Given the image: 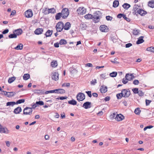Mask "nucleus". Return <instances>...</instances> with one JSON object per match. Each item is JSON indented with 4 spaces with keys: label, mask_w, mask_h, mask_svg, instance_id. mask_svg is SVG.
<instances>
[{
    "label": "nucleus",
    "mask_w": 154,
    "mask_h": 154,
    "mask_svg": "<svg viewBox=\"0 0 154 154\" xmlns=\"http://www.w3.org/2000/svg\"><path fill=\"white\" fill-rule=\"evenodd\" d=\"M14 34H11L8 35V37L10 38H16L17 37V35L15 34V32H14Z\"/></svg>",
    "instance_id": "nucleus-35"
},
{
    "label": "nucleus",
    "mask_w": 154,
    "mask_h": 154,
    "mask_svg": "<svg viewBox=\"0 0 154 154\" xmlns=\"http://www.w3.org/2000/svg\"><path fill=\"white\" fill-rule=\"evenodd\" d=\"M85 93H86L90 97H92L91 92V91H86Z\"/></svg>",
    "instance_id": "nucleus-52"
},
{
    "label": "nucleus",
    "mask_w": 154,
    "mask_h": 154,
    "mask_svg": "<svg viewBox=\"0 0 154 154\" xmlns=\"http://www.w3.org/2000/svg\"><path fill=\"white\" fill-rule=\"evenodd\" d=\"M71 27V24L69 22L66 23L64 25H63V28L66 30H69Z\"/></svg>",
    "instance_id": "nucleus-18"
},
{
    "label": "nucleus",
    "mask_w": 154,
    "mask_h": 154,
    "mask_svg": "<svg viewBox=\"0 0 154 154\" xmlns=\"http://www.w3.org/2000/svg\"><path fill=\"white\" fill-rule=\"evenodd\" d=\"M16 78H9L8 81L9 83H11L16 79Z\"/></svg>",
    "instance_id": "nucleus-42"
},
{
    "label": "nucleus",
    "mask_w": 154,
    "mask_h": 154,
    "mask_svg": "<svg viewBox=\"0 0 154 154\" xmlns=\"http://www.w3.org/2000/svg\"><path fill=\"white\" fill-rule=\"evenodd\" d=\"M143 36H141L139 38L138 40L136 42V44H139L143 43L144 42V40L143 39Z\"/></svg>",
    "instance_id": "nucleus-20"
},
{
    "label": "nucleus",
    "mask_w": 154,
    "mask_h": 154,
    "mask_svg": "<svg viewBox=\"0 0 154 154\" xmlns=\"http://www.w3.org/2000/svg\"><path fill=\"white\" fill-rule=\"evenodd\" d=\"M61 13L62 14V17L65 19L67 17L69 14V10L67 8H64L62 9Z\"/></svg>",
    "instance_id": "nucleus-2"
},
{
    "label": "nucleus",
    "mask_w": 154,
    "mask_h": 154,
    "mask_svg": "<svg viewBox=\"0 0 154 154\" xmlns=\"http://www.w3.org/2000/svg\"><path fill=\"white\" fill-rule=\"evenodd\" d=\"M15 104H16V102L14 101L8 102L6 103L7 106H12Z\"/></svg>",
    "instance_id": "nucleus-26"
},
{
    "label": "nucleus",
    "mask_w": 154,
    "mask_h": 154,
    "mask_svg": "<svg viewBox=\"0 0 154 154\" xmlns=\"http://www.w3.org/2000/svg\"><path fill=\"white\" fill-rule=\"evenodd\" d=\"M79 14H83L86 12V9L84 8H79L77 11Z\"/></svg>",
    "instance_id": "nucleus-7"
},
{
    "label": "nucleus",
    "mask_w": 154,
    "mask_h": 154,
    "mask_svg": "<svg viewBox=\"0 0 154 154\" xmlns=\"http://www.w3.org/2000/svg\"><path fill=\"white\" fill-rule=\"evenodd\" d=\"M5 130H7V128H4L0 124V132L2 133H5Z\"/></svg>",
    "instance_id": "nucleus-23"
},
{
    "label": "nucleus",
    "mask_w": 154,
    "mask_h": 154,
    "mask_svg": "<svg viewBox=\"0 0 154 154\" xmlns=\"http://www.w3.org/2000/svg\"><path fill=\"white\" fill-rule=\"evenodd\" d=\"M101 13L99 11H95L93 15V18L94 19V23H97L100 21L101 17Z\"/></svg>",
    "instance_id": "nucleus-1"
},
{
    "label": "nucleus",
    "mask_w": 154,
    "mask_h": 154,
    "mask_svg": "<svg viewBox=\"0 0 154 154\" xmlns=\"http://www.w3.org/2000/svg\"><path fill=\"white\" fill-rule=\"evenodd\" d=\"M48 12H49V13H54L56 12L55 9L54 8L48 9Z\"/></svg>",
    "instance_id": "nucleus-43"
},
{
    "label": "nucleus",
    "mask_w": 154,
    "mask_h": 154,
    "mask_svg": "<svg viewBox=\"0 0 154 154\" xmlns=\"http://www.w3.org/2000/svg\"><path fill=\"white\" fill-rule=\"evenodd\" d=\"M25 15L26 17L29 18L32 17L33 15L32 12L31 10H29L26 11L25 12Z\"/></svg>",
    "instance_id": "nucleus-10"
},
{
    "label": "nucleus",
    "mask_w": 154,
    "mask_h": 154,
    "mask_svg": "<svg viewBox=\"0 0 154 154\" xmlns=\"http://www.w3.org/2000/svg\"><path fill=\"white\" fill-rule=\"evenodd\" d=\"M132 45V44L131 43H128L125 45V47L126 48H128L131 46Z\"/></svg>",
    "instance_id": "nucleus-62"
},
{
    "label": "nucleus",
    "mask_w": 154,
    "mask_h": 154,
    "mask_svg": "<svg viewBox=\"0 0 154 154\" xmlns=\"http://www.w3.org/2000/svg\"><path fill=\"white\" fill-rule=\"evenodd\" d=\"M153 127V126L152 125H148V126H147L146 127H145L143 129V130H144V131H145L147 129H150V128H152Z\"/></svg>",
    "instance_id": "nucleus-55"
},
{
    "label": "nucleus",
    "mask_w": 154,
    "mask_h": 154,
    "mask_svg": "<svg viewBox=\"0 0 154 154\" xmlns=\"http://www.w3.org/2000/svg\"><path fill=\"white\" fill-rule=\"evenodd\" d=\"M121 93L123 94V97H128L131 94V92L128 89H123Z\"/></svg>",
    "instance_id": "nucleus-5"
},
{
    "label": "nucleus",
    "mask_w": 154,
    "mask_h": 154,
    "mask_svg": "<svg viewBox=\"0 0 154 154\" xmlns=\"http://www.w3.org/2000/svg\"><path fill=\"white\" fill-rule=\"evenodd\" d=\"M106 19L107 20L111 21L112 19V17L109 16H106Z\"/></svg>",
    "instance_id": "nucleus-56"
},
{
    "label": "nucleus",
    "mask_w": 154,
    "mask_h": 154,
    "mask_svg": "<svg viewBox=\"0 0 154 154\" xmlns=\"http://www.w3.org/2000/svg\"><path fill=\"white\" fill-rule=\"evenodd\" d=\"M116 97L118 99H120L123 97V94H122L121 92L116 94Z\"/></svg>",
    "instance_id": "nucleus-44"
},
{
    "label": "nucleus",
    "mask_w": 154,
    "mask_h": 154,
    "mask_svg": "<svg viewBox=\"0 0 154 154\" xmlns=\"http://www.w3.org/2000/svg\"><path fill=\"white\" fill-rule=\"evenodd\" d=\"M61 17H62V14L61 13H58L56 15L55 19L57 20H59Z\"/></svg>",
    "instance_id": "nucleus-30"
},
{
    "label": "nucleus",
    "mask_w": 154,
    "mask_h": 154,
    "mask_svg": "<svg viewBox=\"0 0 154 154\" xmlns=\"http://www.w3.org/2000/svg\"><path fill=\"white\" fill-rule=\"evenodd\" d=\"M84 17L86 19H92L93 18V15L88 14L85 15L84 16Z\"/></svg>",
    "instance_id": "nucleus-37"
},
{
    "label": "nucleus",
    "mask_w": 154,
    "mask_h": 154,
    "mask_svg": "<svg viewBox=\"0 0 154 154\" xmlns=\"http://www.w3.org/2000/svg\"><path fill=\"white\" fill-rule=\"evenodd\" d=\"M53 33L52 30H48L45 34L46 37L51 36Z\"/></svg>",
    "instance_id": "nucleus-22"
},
{
    "label": "nucleus",
    "mask_w": 154,
    "mask_h": 154,
    "mask_svg": "<svg viewBox=\"0 0 154 154\" xmlns=\"http://www.w3.org/2000/svg\"><path fill=\"white\" fill-rule=\"evenodd\" d=\"M36 104H37L38 106H42L44 105V103L42 101H39L36 102Z\"/></svg>",
    "instance_id": "nucleus-39"
},
{
    "label": "nucleus",
    "mask_w": 154,
    "mask_h": 154,
    "mask_svg": "<svg viewBox=\"0 0 154 154\" xmlns=\"http://www.w3.org/2000/svg\"><path fill=\"white\" fill-rule=\"evenodd\" d=\"M52 75L54 77H58L59 76V74L57 72H53Z\"/></svg>",
    "instance_id": "nucleus-48"
},
{
    "label": "nucleus",
    "mask_w": 154,
    "mask_h": 154,
    "mask_svg": "<svg viewBox=\"0 0 154 154\" xmlns=\"http://www.w3.org/2000/svg\"><path fill=\"white\" fill-rule=\"evenodd\" d=\"M140 30L136 29H135L133 30V34L135 35H138L139 34Z\"/></svg>",
    "instance_id": "nucleus-32"
},
{
    "label": "nucleus",
    "mask_w": 154,
    "mask_h": 154,
    "mask_svg": "<svg viewBox=\"0 0 154 154\" xmlns=\"http://www.w3.org/2000/svg\"><path fill=\"white\" fill-rule=\"evenodd\" d=\"M138 94L139 96L142 97L144 95V93L143 92L142 90H139L138 91Z\"/></svg>",
    "instance_id": "nucleus-49"
},
{
    "label": "nucleus",
    "mask_w": 154,
    "mask_h": 154,
    "mask_svg": "<svg viewBox=\"0 0 154 154\" xmlns=\"http://www.w3.org/2000/svg\"><path fill=\"white\" fill-rule=\"evenodd\" d=\"M125 118L124 116L121 114H117L115 118L116 120L118 121H122Z\"/></svg>",
    "instance_id": "nucleus-11"
},
{
    "label": "nucleus",
    "mask_w": 154,
    "mask_h": 154,
    "mask_svg": "<svg viewBox=\"0 0 154 154\" xmlns=\"http://www.w3.org/2000/svg\"><path fill=\"white\" fill-rule=\"evenodd\" d=\"M42 12L45 14H49V12H48V9L47 8H43L42 9Z\"/></svg>",
    "instance_id": "nucleus-29"
},
{
    "label": "nucleus",
    "mask_w": 154,
    "mask_h": 154,
    "mask_svg": "<svg viewBox=\"0 0 154 154\" xmlns=\"http://www.w3.org/2000/svg\"><path fill=\"white\" fill-rule=\"evenodd\" d=\"M148 6L151 8H153L154 7V1H150L148 2Z\"/></svg>",
    "instance_id": "nucleus-36"
},
{
    "label": "nucleus",
    "mask_w": 154,
    "mask_h": 154,
    "mask_svg": "<svg viewBox=\"0 0 154 154\" xmlns=\"http://www.w3.org/2000/svg\"><path fill=\"white\" fill-rule=\"evenodd\" d=\"M91 84L93 85H94L97 83V80L96 79L92 80L91 82Z\"/></svg>",
    "instance_id": "nucleus-50"
},
{
    "label": "nucleus",
    "mask_w": 154,
    "mask_h": 154,
    "mask_svg": "<svg viewBox=\"0 0 154 154\" xmlns=\"http://www.w3.org/2000/svg\"><path fill=\"white\" fill-rule=\"evenodd\" d=\"M8 32H9L8 29H6L2 32V33L3 34H5L8 33Z\"/></svg>",
    "instance_id": "nucleus-61"
},
{
    "label": "nucleus",
    "mask_w": 154,
    "mask_h": 154,
    "mask_svg": "<svg viewBox=\"0 0 154 154\" xmlns=\"http://www.w3.org/2000/svg\"><path fill=\"white\" fill-rule=\"evenodd\" d=\"M139 83V81L138 80H135L133 82V84L134 85H138Z\"/></svg>",
    "instance_id": "nucleus-58"
},
{
    "label": "nucleus",
    "mask_w": 154,
    "mask_h": 154,
    "mask_svg": "<svg viewBox=\"0 0 154 154\" xmlns=\"http://www.w3.org/2000/svg\"><path fill=\"white\" fill-rule=\"evenodd\" d=\"M100 29L102 32H107L109 31L108 27L105 25H102L100 26Z\"/></svg>",
    "instance_id": "nucleus-8"
},
{
    "label": "nucleus",
    "mask_w": 154,
    "mask_h": 154,
    "mask_svg": "<svg viewBox=\"0 0 154 154\" xmlns=\"http://www.w3.org/2000/svg\"><path fill=\"white\" fill-rule=\"evenodd\" d=\"M25 100L24 99H20L17 101L16 102V104H20L24 103L25 102Z\"/></svg>",
    "instance_id": "nucleus-40"
},
{
    "label": "nucleus",
    "mask_w": 154,
    "mask_h": 154,
    "mask_svg": "<svg viewBox=\"0 0 154 154\" xmlns=\"http://www.w3.org/2000/svg\"><path fill=\"white\" fill-rule=\"evenodd\" d=\"M111 39L114 43L116 42L117 41V38L115 36L112 37Z\"/></svg>",
    "instance_id": "nucleus-51"
},
{
    "label": "nucleus",
    "mask_w": 154,
    "mask_h": 154,
    "mask_svg": "<svg viewBox=\"0 0 154 154\" xmlns=\"http://www.w3.org/2000/svg\"><path fill=\"white\" fill-rule=\"evenodd\" d=\"M132 91L133 92L134 94H138L139 91L138 88H134L132 89Z\"/></svg>",
    "instance_id": "nucleus-47"
},
{
    "label": "nucleus",
    "mask_w": 154,
    "mask_h": 154,
    "mask_svg": "<svg viewBox=\"0 0 154 154\" xmlns=\"http://www.w3.org/2000/svg\"><path fill=\"white\" fill-rule=\"evenodd\" d=\"M91 103L90 102H86L84 103L82 107L85 109L89 108L91 107Z\"/></svg>",
    "instance_id": "nucleus-12"
},
{
    "label": "nucleus",
    "mask_w": 154,
    "mask_h": 154,
    "mask_svg": "<svg viewBox=\"0 0 154 154\" xmlns=\"http://www.w3.org/2000/svg\"><path fill=\"white\" fill-rule=\"evenodd\" d=\"M66 43L67 42L66 40L63 39H61L59 42V44L61 45H65Z\"/></svg>",
    "instance_id": "nucleus-28"
},
{
    "label": "nucleus",
    "mask_w": 154,
    "mask_h": 154,
    "mask_svg": "<svg viewBox=\"0 0 154 154\" xmlns=\"http://www.w3.org/2000/svg\"><path fill=\"white\" fill-rule=\"evenodd\" d=\"M34 93L38 95H41L45 94V92L44 90H39L36 89L34 91Z\"/></svg>",
    "instance_id": "nucleus-9"
},
{
    "label": "nucleus",
    "mask_w": 154,
    "mask_h": 154,
    "mask_svg": "<svg viewBox=\"0 0 154 154\" xmlns=\"http://www.w3.org/2000/svg\"><path fill=\"white\" fill-rule=\"evenodd\" d=\"M68 103L70 104L75 105L77 104V102L74 99H72L69 100L68 102Z\"/></svg>",
    "instance_id": "nucleus-25"
},
{
    "label": "nucleus",
    "mask_w": 154,
    "mask_h": 154,
    "mask_svg": "<svg viewBox=\"0 0 154 154\" xmlns=\"http://www.w3.org/2000/svg\"><path fill=\"white\" fill-rule=\"evenodd\" d=\"M16 13V11L15 10H13L11 11V14H10V16H13L15 15Z\"/></svg>",
    "instance_id": "nucleus-64"
},
{
    "label": "nucleus",
    "mask_w": 154,
    "mask_h": 154,
    "mask_svg": "<svg viewBox=\"0 0 154 154\" xmlns=\"http://www.w3.org/2000/svg\"><path fill=\"white\" fill-rule=\"evenodd\" d=\"M22 29H20L15 30L14 32H15V34L17 35H20L22 33Z\"/></svg>",
    "instance_id": "nucleus-21"
},
{
    "label": "nucleus",
    "mask_w": 154,
    "mask_h": 154,
    "mask_svg": "<svg viewBox=\"0 0 154 154\" xmlns=\"http://www.w3.org/2000/svg\"><path fill=\"white\" fill-rule=\"evenodd\" d=\"M8 97H10L14 96L15 94L16 93L14 92H8Z\"/></svg>",
    "instance_id": "nucleus-34"
},
{
    "label": "nucleus",
    "mask_w": 154,
    "mask_h": 154,
    "mask_svg": "<svg viewBox=\"0 0 154 154\" xmlns=\"http://www.w3.org/2000/svg\"><path fill=\"white\" fill-rule=\"evenodd\" d=\"M119 5V2L118 1L115 0L113 2V7L114 8H116L118 7Z\"/></svg>",
    "instance_id": "nucleus-31"
},
{
    "label": "nucleus",
    "mask_w": 154,
    "mask_h": 154,
    "mask_svg": "<svg viewBox=\"0 0 154 154\" xmlns=\"http://www.w3.org/2000/svg\"><path fill=\"white\" fill-rule=\"evenodd\" d=\"M123 18L128 21H130V19L127 17L125 14H124Z\"/></svg>",
    "instance_id": "nucleus-60"
},
{
    "label": "nucleus",
    "mask_w": 154,
    "mask_h": 154,
    "mask_svg": "<svg viewBox=\"0 0 154 154\" xmlns=\"http://www.w3.org/2000/svg\"><path fill=\"white\" fill-rule=\"evenodd\" d=\"M122 7L123 8L125 9L126 10H127L128 8H129L130 7L131 5H130L127 3H124Z\"/></svg>",
    "instance_id": "nucleus-27"
},
{
    "label": "nucleus",
    "mask_w": 154,
    "mask_h": 154,
    "mask_svg": "<svg viewBox=\"0 0 154 154\" xmlns=\"http://www.w3.org/2000/svg\"><path fill=\"white\" fill-rule=\"evenodd\" d=\"M67 98V97L66 96L64 97H59L56 98V99L59 100L60 99V100H63L65 99H66Z\"/></svg>",
    "instance_id": "nucleus-53"
},
{
    "label": "nucleus",
    "mask_w": 154,
    "mask_h": 154,
    "mask_svg": "<svg viewBox=\"0 0 154 154\" xmlns=\"http://www.w3.org/2000/svg\"><path fill=\"white\" fill-rule=\"evenodd\" d=\"M128 82V80L127 78H124L122 79V82L124 84H126Z\"/></svg>",
    "instance_id": "nucleus-45"
},
{
    "label": "nucleus",
    "mask_w": 154,
    "mask_h": 154,
    "mask_svg": "<svg viewBox=\"0 0 154 154\" xmlns=\"http://www.w3.org/2000/svg\"><path fill=\"white\" fill-rule=\"evenodd\" d=\"M116 115L115 113H113L110 115V118L112 119H113L114 118L115 119Z\"/></svg>",
    "instance_id": "nucleus-54"
},
{
    "label": "nucleus",
    "mask_w": 154,
    "mask_h": 154,
    "mask_svg": "<svg viewBox=\"0 0 154 154\" xmlns=\"http://www.w3.org/2000/svg\"><path fill=\"white\" fill-rule=\"evenodd\" d=\"M56 91L55 89L54 90H49V91H46V92H45V94H47L48 93H56Z\"/></svg>",
    "instance_id": "nucleus-46"
},
{
    "label": "nucleus",
    "mask_w": 154,
    "mask_h": 154,
    "mask_svg": "<svg viewBox=\"0 0 154 154\" xmlns=\"http://www.w3.org/2000/svg\"><path fill=\"white\" fill-rule=\"evenodd\" d=\"M56 28L57 32H61L63 28V23L62 22L58 23L56 26Z\"/></svg>",
    "instance_id": "nucleus-3"
},
{
    "label": "nucleus",
    "mask_w": 154,
    "mask_h": 154,
    "mask_svg": "<svg viewBox=\"0 0 154 154\" xmlns=\"http://www.w3.org/2000/svg\"><path fill=\"white\" fill-rule=\"evenodd\" d=\"M43 31L42 28H38L36 29L35 31V33L37 35H39L42 33Z\"/></svg>",
    "instance_id": "nucleus-19"
},
{
    "label": "nucleus",
    "mask_w": 154,
    "mask_h": 154,
    "mask_svg": "<svg viewBox=\"0 0 154 154\" xmlns=\"http://www.w3.org/2000/svg\"><path fill=\"white\" fill-rule=\"evenodd\" d=\"M57 63L56 61H53L51 63V65L52 67H55L57 66Z\"/></svg>",
    "instance_id": "nucleus-33"
},
{
    "label": "nucleus",
    "mask_w": 154,
    "mask_h": 154,
    "mask_svg": "<svg viewBox=\"0 0 154 154\" xmlns=\"http://www.w3.org/2000/svg\"><path fill=\"white\" fill-rule=\"evenodd\" d=\"M22 111V109L20 106H18L14 110V113L15 114H18L20 113Z\"/></svg>",
    "instance_id": "nucleus-14"
},
{
    "label": "nucleus",
    "mask_w": 154,
    "mask_h": 154,
    "mask_svg": "<svg viewBox=\"0 0 154 154\" xmlns=\"http://www.w3.org/2000/svg\"><path fill=\"white\" fill-rule=\"evenodd\" d=\"M140 111H141L140 110L139 108H137L135 109L134 112L136 114L139 115L140 113Z\"/></svg>",
    "instance_id": "nucleus-41"
},
{
    "label": "nucleus",
    "mask_w": 154,
    "mask_h": 154,
    "mask_svg": "<svg viewBox=\"0 0 154 154\" xmlns=\"http://www.w3.org/2000/svg\"><path fill=\"white\" fill-rule=\"evenodd\" d=\"M124 15V14H120L118 15L117 17L118 18H120L122 17H123Z\"/></svg>",
    "instance_id": "nucleus-63"
},
{
    "label": "nucleus",
    "mask_w": 154,
    "mask_h": 154,
    "mask_svg": "<svg viewBox=\"0 0 154 154\" xmlns=\"http://www.w3.org/2000/svg\"><path fill=\"white\" fill-rule=\"evenodd\" d=\"M23 48V45L22 44L20 43L16 47H15L14 49L15 50H22Z\"/></svg>",
    "instance_id": "nucleus-24"
},
{
    "label": "nucleus",
    "mask_w": 154,
    "mask_h": 154,
    "mask_svg": "<svg viewBox=\"0 0 154 154\" xmlns=\"http://www.w3.org/2000/svg\"><path fill=\"white\" fill-rule=\"evenodd\" d=\"M76 97L79 101H82L85 99V95L84 93L80 92L78 94Z\"/></svg>",
    "instance_id": "nucleus-6"
},
{
    "label": "nucleus",
    "mask_w": 154,
    "mask_h": 154,
    "mask_svg": "<svg viewBox=\"0 0 154 154\" xmlns=\"http://www.w3.org/2000/svg\"><path fill=\"white\" fill-rule=\"evenodd\" d=\"M151 102V100L146 99V106L149 105Z\"/></svg>",
    "instance_id": "nucleus-57"
},
{
    "label": "nucleus",
    "mask_w": 154,
    "mask_h": 154,
    "mask_svg": "<svg viewBox=\"0 0 154 154\" xmlns=\"http://www.w3.org/2000/svg\"><path fill=\"white\" fill-rule=\"evenodd\" d=\"M117 74V72H113L110 74L109 75L111 77H116Z\"/></svg>",
    "instance_id": "nucleus-38"
},
{
    "label": "nucleus",
    "mask_w": 154,
    "mask_h": 154,
    "mask_svg": "<svg viewBox=\"0 0 154 154\" xmlns=\"http://www.w3.org/2000/svg\"><path fill=\"white\" fill-rule=\"evenodd\" d=\"M100 92L102 93H104L106 92L107 90V87L105 86L104 87V86H101L100 88Z\"/></svg>",
    "instance_id": "nucleus-17"
},
{
    "label": "nucleus",
    "mask_w": 154,
    "mask_h": 154,
    "mask_svg": "<svg viewBox=\"0 0 154 154\" xmlns=\"http://www.w3.org/2000/svg\"><path fill=\"white\" fill-rule=\"evenodd\" d=\"M139 7L140 6L137 5H135L134 6L132 12L134 14H136L137 13V10L140 9V8H139Z\"/></svg>",
    "instance_id": "nucleus-13"
},
{
    "label": "nucleus",
    "mask_w": 154,
    "mask_h": 154,
    "mask_svg": "<svg viewBox=\"0 0 154 154\" xmlns=\"http://www.w3.org/2000/svg\"><path fill=\"white\" fill-rule=\"evenodd\" d=\"M137 14H140L141 15L143 16L147 14L146 11H144L143 10L140 9L137 10Z\"/></svg>",
    "instance_id": "nucleus-15"
},
{
    "label": "nucleus",
    "mask_w": 154,
    "mask_h": 154,
    "mask_svg": "<svg viewBox=\"0 0 154 154\" xmlns=\"http://www.w3.org/2000/svg\"><path fill=\"white\" fill-rule=\"evenodd\" d=\"M56 93L63 94L65 93V91L62 88H59L55 89Z\"/></svg>",
    "instance_id": "nucleus-16"
},
{
    "label": "nucleus",
    "mask_w": 154,
    "mask_h": 154,
    "mask_svg": "<svg viewBox=\"0 0 154 154\" xmlns=\"http://www.w3.org/2000/svg\"><path fill=\"white\" fill-rule=\"evenodd\" d=\"M129 76H130L131 77H134L133 74L132 73H127L126 74L125 77H128Z\"/></svg>",
    "instance_id": "nucleus-59"
},
{
    "label": "nucleus",
    "mask_w": 154,
    "mask_h": 154,
    "mask_svg": "<svg viewBox=\"0 0 154 154\" xmlns=\"http://www.w3.org/2000/svg\"><path fill=\"white\" fill-rule=\"evenodd\" d=\"M33 108L26 107L23 110V114L25 115H31L32 113V109Z\"/></svg>",
    "instance_id": "nucleus-4"
}]
</instances>
